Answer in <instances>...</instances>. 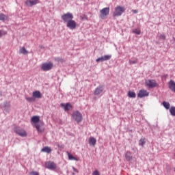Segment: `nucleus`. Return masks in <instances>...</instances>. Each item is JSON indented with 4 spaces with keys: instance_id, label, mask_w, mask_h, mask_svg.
Here are the masks:
<instances>
[{
    "instance_id": "nucleus-1",
    "label": "nucleus",
    "mask_w": 175,
    "mask_h": 175,
    "mask_svg": "<svg viewBox=\"0 0 175 175\" xmlns=\"http://www.w3.org/2000/svg\"><path fill=\"white\" fill-rule=\"evenodd\" d=\"M40 121V116H34L31 118V122L35 124V126L38 132H43L44 131V126L43 124H38Z\"/></svg>"
},
{
    "instance_id": "nucleus-2",
    "label": "nucleus",
    "mask_w": 175,
    "mask_h": 175,
    "mask_svg": "<svg viewBox=\"0 0 175 175\" xmlns=\"http://www.w3.org/2000/svg\"><path fill=\"white\" fill-rule=\"evenodd\" d=\"M124 12H125V8L118 5L115 8L113 16V17H118L120 16H122Z\"/></svg>"
},
{
    "instance_id": "nucleus-3",
    "label": "nucleus",
    "mask_w": 175,
    "mask_h": 175,
    "mask_svg": "<svg viewBox=\"0 0 175 175\" xmlns=\"http://www.w3.org/2000/svg\"><path fill=\"white\" fill-rule=\"evenodd\" d=\"M72 117L75 121L81 122L83 121V115L79 111H75L72 113Z\"/></svg>"
},
{
    "instance_id": "nucleus-4",
    "label": "nucleus",
    "mask_w": 175,
    "mask_h": 175,
    "mask_svg": "<svg viewBox=\"0 0 175 175\" xmlns=\"http://www.w3.org/2000/svg\"><path fill=\"white\" fill-rule=\"evenodd\" d=\"M109 13H110V8H105L100 10V17L102 20H105L109 16Z\"/></svg>"
},
{
    "instance_id": "nucleus-5",
    "label": "nucleus",
    "mask_w": 175,
    "mask_h": 175,
    "mask_svg": "<svg viewBox=\"0 0 175 175\" xmlns=\"http://www.w3.org/2000/svg\"><path fill=\"white\" fill-rule=\"evenodd\" d=\"M73 14L68 12L66 14H64L62 16V18L63 19V21L64 23H68V21H71L72 20H73Z\"/></svg>"
},
{
    "instance_id": "nucleus-6",
    "label": "nucleus",
    "mask_w": 175,
    "mask_h": 175,
    "mask_svg": "<svg viewBox=\"0 0 175 175\" xmlns=\"http://www.w3.org/2000/svg\"><path fill=\"white\" fill-rule=\"evenodd\" d=\"M66 27L69 29H71L72 31H73V29H76V27H77V23L75 20L72 19L66 23Z\"/></svg>"
},
{
    "instance_id": "nucleus-7",
    "label": "nucleus",
    "mask_w": 175,
    "mask_h": 175,
    "mask_svg": "<svg viewBox=\"0 0 175 175\" xmlns=\"http://www.w3.org/2000/svg\"><path fill=\"white\" fill-rule=\"evenodd\" d=\"M53 64L51 62L49 63H44L42 66L41 69L44 71L51 70V69H53Z\"/></svg>"
},
{
    "instance_id": "nucleus-8",
    "label": "nucleus",
    "mask_w": 175,
    "mask_h": 175,
    "mask_svg": "<svg viewBox=\"0 0 175 175\" xmlns=\"http://www.w3.org/2000/svg\"><path fill=\"white\" fill-rule=\"evenodd\" d=\"M146 87H148V88H154V87H157L158 84L157 83V81L154 79H148L146 81Z\"/></svg>"
},
{
    "instance_id": "nucleus-9",
    "label": "nucleus",
    "mask_w": 175,
    "mask_h": 175,
    "mask_svg": "<svg viewBox=\"0 0 175 175\" xmlns=\"http://www.w3.org/2000/svg\"><path fill=\"white\" fill-rule=\"evenodd\" d=\"M45 167L50 170H55L57 169V165L53 161H48L45 163Z\"/></svg>"
},
{
    "instance_id": "nucleus-10",
    "label": "nucleus",
    "mask_w": 175,
    "mask_h": 175,
    "mask_svg": "<svg viewBox=\"0 0 175 175\" xmlns=\"http://www.w3.org/2000/svg\"><path fill=\"white\" fill-rule=\"evenodd\" d=\"M148 95H150V93L144 90V89H142L139 91L138 94H137V97L138 98H146V96H148Z\"/></svg>"
},
{
    "instance_id": "nucleus-11",
    "label": "nucleus",
    "mask_w": 175,
    "mask_h": 175,
    "mask_svg": "<svg viewBox=\"0 0 175 175\" xmlns=\"http://www.w3.org/2000/svg\"><path fill=\"white\" fill-rule=\"evenodd\" d=\"M111 58V55H105L102 56L101 57H98L96 59V62H103L105 61H109Z\"/></svg>"
},
{
    "instance_id": "nucleus-12",
    "label": "nucleus",
    "mask_w": 175,
    "mask_h": 175,
    "mask_svg": "<svg viewBox=\"0 0 175 175\" xmlns=\"http://www.w3.org/2000/svg\"><path fill=\"white\" fill-rule=\"evenodd\" d=\"M38 1V0H27L25 1V5H27V6L32 7L35 5H37Z\"/></svg>"
},
{
    "instance_id": "nucleus-13",
    "label": "nucleus",
    "mask_w": 175,
    "mask_h": 175,
    "mask_svg": "<svg viewBox=\"0 0 175 175\" xmlns=\"http://www.w3.org/2000/svg\"><path fill=\"white\" fill-rule=\"evenodd\" d=\"M61 107H64V109L66 111H69V110H70V109H72V105H70V103H66V104L62 103Z\"/></svg>"
},
{
    "instance_id": "nucleus-14",
    "label": "nucleus",
    "mask_w": 175,
    "mask_h": 175,
    "mask_svg": "<svg viewBox=\"0 0 175 175\" xmlns=\"http://www.w3.org/2000/svg\"><path fill=\"white\" fill-rule=\"evenodd\" d=\"M89 144L90 146H92V147H95L96 144V139H95L94 137H90L89 138Z\"/></svg>"
},
{
    "instance_id": "nucleus-15",
    "label": "nucleus",
    "mask_w": 175,
    "mask_h": 175,
    "mask_svg": "<svg viewBox=\"0 0 175 175\" xmlns=\"http://www.w3.org/2000/svg\"><path fill=\"white\" fill-rule=\"evenodd\" d=\"M169 88L170 90H171V91H172V92H175V83L174 82L173 80H171L169 83Z\"/></svg>"
},
{
    "instance_id": "nucleus-16",
    "label": "nucleus",
    "mask_w": 175,
    "mask_h": 175,
    "mask_svg": "<svg viewBox=\"0 0 175 175\" xmlns=\"http://www.w3.org/2000/svg\"><path fill=\"white\" fill-rule=\"evenodd\" d=\"M103 92V86H98L96 88L94 91V95H99Z\"/></svg>"
},
{
    "instance_id": "nucleus-17",
    "label": "nucleus",
    "mask_w": 175,
    "mask_h": 175,
    "mask_svg": "<svg viewBox=\"0 0 175 175\" xmlns=\"http://www.w3.org/2000/svg\"><path fill=\"white\" fill-rule=\"evenodd\" d=\"M33 98H37V99H40L42 98V93L39 91H35L33 92Z\"/></svg>"
},
{
    "instance_id": "nucleus-18",
    "label": "nucleus",
    "mask_w": 175,
    "mask_h": 175,
    "mask_svg": "<svg viewBox=\"0 0 175 175\" xmlns=\"http://www.w3.org/2000/svg\"><path fill=\"white\" fill-rule=\"evenodd\" d=\"M125 158H126V161H128L129 162V161H132V159H133L132 152H126L125 154Z\"/></svg>"
},
{
    "instance_id": "nucleus-19",
    "label": "nucleus",
    "mask_w": 175,
    "mask_h": 175,
    "mask_svg": "<svg viewBox=\"0 0 175 175\" xmlns=\"http://www.w3.org/2000/svg\"><path fill=\"white\" fill-rule=\"evenodd\" d=\"M8 18L9 16H8V15H5L3 13H0V21H6Z\"/></svg>"
},
{
    "instance_id": "nucleus-20",
    "label": "nucleus",
    "mask_w": 175,
    "mask_h": 175,
    "mask_svg": "<svg viewBox=\"0 0 175 175\" xmlns=\"http://www.w3.org/2000/svg\"><path fill=\"white\" fill-rule=\"evenodd\" d=\"M42 152H46L47 154H50L51 152V148L49 146H45L41 150Z\"/></svg>"
},
{
    "instance_id": "nucleus-21",
    "label": "nucleus",
    "mask_w": 175,
    "mask_h": 175,
    "mask_svg": "<svg viewBox=\"0 0 175 175\" xmlns=\"http://www.w3.org/2000/svg\"><path fill=\"white\" fill-rule=\"evenodd\" d=\"M19 54H23V55H27V54H28V51H27V49L23 46L20 49Z\"/></svg>"
},
{
    "instance_id": "nucleus-22",
    "label": "nucleus",
    "mask_w": 175,
    "mask_h": 175,
    "mask_svg": "<svg viewBox=\"0 0 175 175\" xmlns=\"http://www.w3.org/2000/svg\"><path fill=\"white\" fill-rule=\"evenodd\" d=\"M67 154L68 157V159L70 161H79V159L77 157H73V155H72L71 154L69 153V152H67Z\"/></svg>"
},
{
    "instance_id": "nucleus-23",
    "label": "nucleus",
    "mask_w": 175,
    "mask_h": 175,
    "mask_svg": "<svg viewBox=\"0 0 175 175\" xmlns=\"http://www.w3.org/2000/svg\"><path fill=\"white\" fill-rule=\"evenodd\" d=\"M163 106L167 109V110H169V109H170V103H169L168 102H163Z\"/></svg>"
},
{
    "instance_id": "nucleus-24",
    "label": "nucleus",
    "mask_w": 175,
    "mask_h": 175,
    "mask_svg": "<svg viewBox=\"0 0 175 175\" xmlns=\"http://www.w3.org/2000/svg\"><path fill=\"white\" fill-rule=\"evenodd\" d=\"M128 95L129 98H136V93L135 92L129 91Z\"/></svg>"
},
{
    "instance_id": "nucleus-25",
    "label": "nucleus",
    "mask_w": 175,
    "mask_h": 175,
    "mask_svg": "<svg viewBox=\"0 0 175 175\" xmlns=\"http://www.w3.org/2000/svg\"><path fill=\"white\" fill-rule=\"evenodd\" d=\"M170 113L172 116L175 117V107H171L170 109Z\"/></svg>"
},
{
    "instance_id": "nucleus-26",
    "label": "nucleus",
    "mask_w": 175,
    "mask_h": 175,
    "mask_svg": "<svg viewBox=\"0 0 175 175\" xmlns=\"http://www.w3.org/2000/svg\"><path fill=\"white\" fill-rule=\"evenodd\" d=\"M139 146H142V147H144V144H146V139L144 138H142L139 140Z\"/></svg>"
},
{
    "instance_id": "nucleus-27",
    "label": "nucleus",
    "mask_w": 175,
    "mask_h": 175,
    "mask_svg": "<svg viewBox=\"0 0 175 175\" xmlns=\"http://www.w3.org/2000/svg\"><path fill=\"white\" fill-rule=\"evenodd\" d=\"M18 136H21V137H27V133L26 132H18L16 133Z\"/></svg>"
},
{
    "instance_id": "nucleus-28",
    "label": "nucleus",
    "mask_w": 175,
    "mask_h": 175,
    "mask_svg": "<svg viewBox=\"0 0 175 175\" xmlns=\"http://www.w3.org/2000/svg\"><path fill=\"white\" fill-rule=\"evenodd\" d=\"M25 99L28 102H35V98L33 97H26Z\"/></svg>"
},
{
    "instance_id": "nucleus-29",
    "label": "nucleus",
    "mask_w": 175,
    "mask_h": 175,
    "mask_svg": "<svg viewBox=\"0 0 175 175\" xmlns=\"http://www.w3.org/2000/svg\"><path fill=\"white\" fill-rule=\"evenodd\" d=\"M133 32L134 33H136V35H140V33H141L140 29H134L133 30Z\"/></svg>"
},
{
    "instance_id": "nucleus-30",
    "label": "nucleus",
    "mask_w": 175,
    "mask_h": 175,
    "mask_svg": "<svg viewBox=\"0 0 175 175\" xmlns=\"http://www.w3.org/2000/svg\"><path fill=\"white\" fill-rule=\"evenodd\" d=\"M56 146L57 147H58V148H62L64 149V146L62 144H59V143H56Z\"/></svg>"
},
{
    "instance_id": "nucleus-31",
    "label": "nucleus",
    "mask_w": 175,
    "mask_h": 175,
    "mask_svg": "<svg viewBox=\"0 0 175 175\" xmlns=\"http://www.w3.org/2000/svg\"><path fill=\"white\" fill-rule=\"evenodd\" d=\"M130 65H134L135 64H137V60H129Z\"/></svg>"
},
{
    "instance_id": "nucleus-32",
    "label": "nucleus",
    "mask_w": 175,
    "mask_h": 175,
    "mask_svg": "<svg viewBox=\"0 0 175 175\" xmlns=\"http://www.w3.org/2000/svg\"><path fill=\"white\" fill-rule=\"evenodd\" d=\"M159 38L165 40V39H166V36H165V34H160Z\"/></svg>"
},
{
    "instance_id": "nucleus-33",
    "label": "nucleus",
    "mask_w": 175,
    "mask_h": 175,
    "mask_svg": "<svg viewBox=\"0 0 175 175\" xmlns=\"http://www.w3.org/2000/svg\"><path fill=\"white\" fill-rule=\"evenodd\" d=\"M6 33H8L6 31H2V30H0V38H2V36H3V35H6Z\"/></svg>"
},
{
    "instance_id": "nucleus-34",
    "label": "nucleus",
    "mask_w": 175,
    "mask_h": 175,
    "mask_svg": "<svg viewBox=\"0 0 175 175\" xmlns=\"http://www.w3.org/2000/svg\"><path fill=\"white\" fill-rule=\"evenodd\" d=\"M92 175H100V174L99 173V171H98L97 170H94V172L92 173Z\"/></svg>"
},
{
    "instance_id": "nucleus-35",
    "label": "nucleus",
    "mask_w": 175,
    "mask_h": 175,
    "mask_svg": "<svg viewBox=\"0 0 175 175\" xmlns=\"http://www.w3.org/2000/svg\"><path fill=\"white\" fill-rule=\"evenodd\" d=\"M29 175H39V172L33 171L30 172Z\"/></svg>"
},
{
    "instance_id": "nucleus-36",
    "label": "nucleus",
    "mask_w": 175,
    "mask_h": 175,
    "mask_svg": "<svg viewBox=\"0 0 175 175\" xmlns=\"http://www.w3.org/2000/svg\"><path fill=\"white\" fill-rule=\"evenodd\" d=\"M72 169L74 172H76V173H79V170H77V169H76L75 167H72Z\"/></svg>"
},
{
    "instance_id": "nucleus-37",
    "label": "nucleus",
    "mask_w": 175,
    "mask_h": 175,
    "mask_svg": "<svg viewBox=\"0 0 175 175\" xmlns=\"http://www.w3.org/2000/svg\"><path fill=\"white\" fill-rule=\"evenodd\" d=\"M133 13H135V14L137 13V10H133Z\"/></svg>"
},
{
    "instance_id": "nucleus-38",
    "label": "nucleus",
    "mask_w": 175,
    "mask_h": 175,
    "mask_svg": "<svg viewBox=\"0 0 175 175\" xmlns=\"http://www.w3.org/2000/svg\"><path fill=\"white\" fill-rule=\"evenodd\" d=\"M85 20H88V17L85 16Z\"/></svg>"
}]
</instances>
